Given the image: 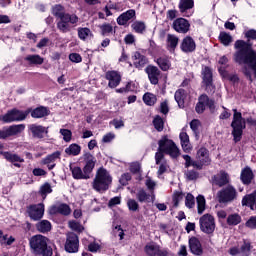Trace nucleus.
<instances>
[{"instance_id": "ddd939ff", "label": "nucleus", "mask_w": 256, "mask_h": 256, "mask_svg": "<svg viewBox=\"0 0 256 256\" xmlns=\"http://www.w3.org/2000/svg\"><path fill=\"white\" fill-rule=\"evenodd\" d=\"M25 131V124H13L11 126H4L0 129V140L9 139V137H15Z\"/></svg>"}, {"instance_id": "0e129e2a", "label": "nucleus", "mask_w": 256, "mask_h": 256, "mask_svg": "<svg viewBox=\"0 0 256 256\" xmlns=\"http://www.w3.org/2000/svg\"><path fill=\"white\" fill-rule=\"evenodd\" d=\"M225 79H228L230 83H239V76L237 74H229V72H225Z\"/></svg>"}, {"instance_id": "cd10ccee", "label": "nucleus", "mask_w": 256, "mask_h": 256, "mask_svg": "<svg viewBox=\"0 0 256 256\" xmlns=\"http://www.w3.org/2000/svg\"><path fill=\"white\" fill-rule=\"evenodd\" d=\"M132 61H133L134 67L140 70L143 69V67H145L147 63H149V59L147 58V56L141 54V52L139 51H136L133 53Z\"/></svg>"}, {"instance_id": "603ef678", "label": "nucleus", "mask_w": 256, "mask_h": 256, "mask_svg": "<svg viewBox=\"0 0 256 256\" xmlns=\"http://www.w3.org/2000/svg\"><path fill=\"white\" fill-rule=\"evenodd\" d=\"M253 249V246L251 245V242H247L244 240L243 245L240 247V253L242 256H250L251 250Z\"/></svg>"}, {"instance_id": "5701e85b", "label": "nucleus", "mask_w": 256, "mask_h": 256, "mask_svg": "<svg viewBox=\"0 0 256 256\" xmlns=\"http://www.w3.org/2000/svg\"><path fill=\"white\" fill-rule=\"evenodd\" d=\"M49 212L50 215H64V217H67L71 215V207L68 204L61 203L58 206H51Z\"/></svg>"}, {"instance_id": "bb28decb", "label": "nucleus", "mask_w": 256, "mask_h": 256, "mask_svg": "<svg viewBox=\"0 0 256 256\" xmlns=\"http://www.w3.org/2000/svg\"><path fill=\"white\" fill-rule=\"evenodd\" d=\"M243 65H246L242 68L243 75L247 78V80L250 83H253V75H254V79H256V60L246 62ZM249 69L253 71V75L251 74V71Z\"/></svg>"}, {"instance_id": "a878e982", "label": "nucleus", "mask_w": 256, "mask_h": 256, "mask_svg": "<svg viewBox=\"0 0 256 256\" xmlns=\"http://www.w3.org/2000/svg\"><path fill=\"white\" fill-rule=\"evenodd\" d=\"M137 17V13L135 12V9H129L126 12H123L120 14L116 21L118 25L125 27L131 21V19H135Z\"/></svg>"}, {"instance_id": "473e14b6", "label": "nucleus", "mask_w": 256, "mask_h": 256, "mask_svg": "<svg viewBox=\"0 0 256 256\" xmlns=\"http://www.w3.org/2000/svg\"><path fill=\"white\" fill-rule=\"evenodd\" d=\"M24 61H27L29 65H43L45 59L39 54H31L24 58Z\"/></svg>"}, {"instance_id": "39448f33", "label": "nucleus", "mask_w": 256, "mask_h": 256, "mask_svg": "<svg viewBox=\"0 0 256 256\" xmlns=\"http://www.w3.org/2000/svg\"><path fill=\"white\" fill-rule=\"evenodd\" d=\"M112 183L113 177L109 171L104 167H100L96 172L95 178L92 182V187L93 190L98 193H105V191H109V187H111Z\"/></svg>"}, {"instance_id": "4d7b16f0", "label": "nucleus", "mask_w": 256, "mask_h": 256, "mask_svg": "<svg viewBox=\"0 0 256 256\" xmlns=\"http://www.w3.org/2000/svg\"><path fill=\"white\" fill-rule=\"evenodd\" d=\"M185 176L188 181H197L199 178V172L195 169L187 170L185 172Z\"/></svg>"}, {"instance_id": "6ab92c4d", "label": "nucleus", "mask_w": 256, "mask_h": 256, "mask_svg": "<svg viewBox=\"0 0 256 256\" xmlns=\"http://www.w3.org/2000/svg\"><path fill=\"white\" fill-rule=\"evenodd\" d=\"M144 251L149 256H169V249H161V246L155 244H147Z\"/></svg>"}, {"instance_id": "338daca9", "label": "nucleus", "mask_w": 256, "mask_h": 256, "mask_svg": "<svg viewBox=\"0 0 256 256\" xmlns=\"http://www.w3.org/2000/svg\"><path fill=\"white\" fill-rule=\"evenodd\" d=\"M69 59L72 61V63H81V61H83V58L79 53H71L69 55Z\"/></svg>"}, {"instance_id": "3c124183", "label": "nucleus", "mask_w": 256, "mask_h": 256, "mask_svg": "<svg viewBox=\"0 0 256 256\" xmlns=\"http://www.w3.org/2000/svg\"><path fill=\"white\" fill-rule=\"evenodd\" d=\"M102 37H107L113 33V26L109 23H104L99 26Z\"/></svg>"}, {"instance_id": "37998d69", "label": "nucleus", "mask_w": 256, "mask_h": 256, "mask_svg": "<svg viewBox=\"0 0 256 256\" xmlns=\"http://www.w3.org/2000/svg\"><path fill=\"white\" fill-rule=\"evenodd\" d=\"M142 99H143L145 105H147L148 107H153V105H155V103H157V96L150 92H146L143 95Z\"/></svg>"}, {"instance_id": "f257e3e1", "label": "nucleus", "mask_w": 256, "mask_h": 256, "mask_svg": "<svg viewBox=\"0 0 256 256\" xmlns=\"http://www.w3.org/2000/svg\"><path fill=\"white\" fill-rule=\"evenodd\" d=\"M245 40H236L234 43L233 61L237 65H243L251 61H256V51L253 49V42L256 41V30L250 29L244 33Z\"/></svg>"}, {"instance_id": "412c9836", "label": "nucleus", "mask_w": 256, "mask_h": 256, "mask_svg": "<svg viewBox=\"0 0 256 256\" xmlns=\"http://www.w3.org/2000/svg\"><path fill=\"white\" fill-rule=\"evenodd\" d=\"M145 73L148 75V79L151 85H159V77H161V70L157 66L148 65L145 68Z\"/></svg>"}, {"instance_id": "72a5a7b5", "label": "nucleus", "mask_w": 256, "mask_h": 256, "mask_svg": "<svg viewBox=\"0 0 256 256\" xmlns=\"http://www.w3.org/2000/svg\"><path fill=\"white\" fill-rule=\"evenodd\" d=\"M65 153L71 157H77V155H81V145L72 143L65 149Z\"/></svg>"}, {"instance_id": "864d4df0", "label": "nucleus", "mask_w": 256, "mask_h": 256, "mask_svg": "<svg viewBox=\"0 0 256 256\" xmlns=\"http://www.w3.org/2000/svg\"><path fill=\"white\" fill-rule=\"evenodd\" d=\"M184 196L183 192L175 191L172 195L173 207H179V203L183 201Z\"/></svg>"}, {"instance_id": "bf43d9fd", "label": "nucleus", "mask_w": 256, "mask_h": 256, "mask_svg": "<svg viewBox=\"0 0 256 256\" xmlns=\"http://www.w3.org/2000/svg\"><path fill=\"white\" fill-rule=\"evenodd\" d=\"M185 206L187 209H193L195 207V196L193 194L188 193L185 197Z\"/></svg>"}, {"instance_id": "9d476101", "label": "nucleus", "mask_w": 256, "mask_h": 256, "mask_svg": "<svg viewBox=\"0 0 256 256\" xmlns=\"http://www.w3.org/2000/svg\"><path fill=\"white\" fill-rule=\"evenodd\" d=\"M206 107H208L210 113H215V100L209 98V96L204 93L198 97L195 111L198 113V115H203V113H205Z\"/></svg>"}, {"instance_id": "f3484780", "label": "nucleus", "mask_w": 256, "mask_h": 256, "mask_svg": "<svg viewBox=\"0 0 256 256\" xmlns=\"http://www.w3.org/2000/svg\"><path fill=\"white\" fill-rule=\"evenodd\" d=\"M28 129L30 133H32L33 139H45V137H49V127L38 124H30Z\"/></svg>"}, {"instance_id": "ea45409f", "label": "nucleus", "mask_w": 256, "mask_h": 256, "mask_svg": "<svg viewBox=\"0 0 256 256\" xmlns=\"http://www.w3.org/2000/svg\"><path fill=\"white\" fill-rule=\"evenodd\" d=\"M136 199L139 203H151V194H148L145 189H140L136 194Z\"/></svg>"}, {"instance_id": "7c9ffc66", "label": "nucleus", "mask_w": 256, "mask_h": 256, "mask_svg": "<svg viewBox=\"0 0 256 256\" xmlns=\"http://www.w3.org/2000/svg\"><path fill=\"white\" fill-rule=\"evenodd\" d=\"M161 71H169L171 69V60L167 56H161L155 60Z\"/></svg>"}, {"instance_id": "4468645a", "label": "nucleus", "mask_w": 256, "mask_h": 256, "mask_svg": "<svg viewBox=\"0 0 256 256\" xmlns=\"http://www.w3.org/2000/svg\"><path fill=\"white\" fill-rule=\"evenodd\" d=\"M200 231L206 235H213L215 233V217L211 214H204L199 219Z\"/></svg>"}, {"instance_id": "b1692460", "label": "nucleus", "mask_w": 256, "mask_h": 256, "mask_svg": "<svg viewBox=\"0 0 256 256\" xmlns=\"http://www.w3.org/2000/svg\"><path fill=\"white\" fill-rule=\"evenodd\" d=\"M253 179H255V174L253 173V170L251 167L246 166L241 170L240 173V181L242 185L249 186L251 183H253Z\"/></svg>"}, {"instance_id": "2eb2a0df", "label": "nucleus", "mask_w": 256, "mask_h": 256, "mask_svg": "<svg viewBox=\"0 0 256 256\" xmlns=\"http://www.w3.org/2000/svg\"><path fill=\"white\" fill-rule=\"evenodd\" d=\"M26 211L32 221H41L43 215H45V204H31L27 207Z\"/></svg>"}, {"instance_id": "13d9d810", "label": "nucleus", "mask_w": 256, "mask_h": 256, "mask_svg": "<svg viewBox=\"0 0 256 256\" xmlns=\"http://www.w3.org/2000/svg\"><path fill=\"white\" fill-rule=\"evenodd\" d=\"M60 134L63 136V141H65V143H69L71 139H73V132L69 129H60Z\"/></svg>"}, {"instance_id": "6e6d98bb", "label": "nucleus", "mask_w": 256, "mask_h": 256, "mask_svg": "<svg viewBox=\"0 0 256 256\" xmlns=\"http://www.w3.org/2000/svg\"><path fill=\"white\" fill-rule=\"evenodd\" d=\"M127 207L132 213H137L139 211V202L135 199H128Z\"/></svg>"}, {"instance_id": "f03ea898", "label": "nucleus", "mask_w": 256, "mask_h": 256, "mask_svg": "<svg viewBox=\"0 0 256 256\" xmlns=\"http://www.w3.org/2000/svg\"><path fill=\"white\" fill-rule=\"evenodd\" d=\"M185 161V168L189 169V167H193L196 171H202L203 167H209L211 165V155L209 153V149L202 146L197 152L195 159L191 158L189 155L185 154L182 156Z\"/></svg>"}, {"instance_id": "a18cd8bd", "label": "nucleus", "mask_w": 256, "mask_h": 256, "mask_svg": "<svg viewBox=\"0 0 256 256\" xmlns=\"http://www.w3.org/2000/svg\"><path fill=\"white\" fill-rule=\"evenodd\" d=\"M154 129L161 133L165 129V121L161 118L160 115H156L152 121Z\"/></svg>"}, {"instance_id": "c03bdc74", "label": "nucleus", "mask_w": 256, "mask_h": 256, "mask_svg": "<svg viewBox=\"0 0 256 256\" xmlns=\"http://www.w3.org/2000/svg\"><path fill=\"white\" fill-rule=\"evenodd\" d=\"M185 95H186L185 89L180 88L176 90L174 94V99L176 103L179 105V107H181V105H185Z\"/></svg>"}, {"instance_id": "2f4dec72", "label": "nucleus", "mask_w": 256, "mask_h": 256, "mask_svg": "<svg viewBox=\"0 0 256 256\" xmlns=\"http://www.w3.org/2000/svg\"><path fill=\"white\" fill-rule=\"evenodd\" d=\"M218 41L224 47H229V45L233 43V36H231V34L226 31H221L218 36Z\"/></svg>"}, {"instance_id": "c9c22d12", "label": "nucleus", "mask_w": 256, "mask_h": 256, "mask_svg": "<svg viewBox=\"0 0 256 256\" xmlns=\"http://www.w3.org/2000/svg\"><path fill=\"white\" fill-rule=\"evenodd\" d=\"M4 159L9 163H25V159L21 158L18 154H13L11 152L2 153Z\"/></svg>"}, {"instance_id": "49530a36", "label": "nucleus", "mask_w": 256, "mask_h": 256, "mask_svg": "<svg viewBox=\"0 0 256 256\" xmlns=\"http://www.w3.org/2000/svg\"><path fill=\"white\" fill-rule=\"evenodd\" d=\"M196 203H197L198 215H203V213L205 212V207L207 203L205 200V196L198 195L196 197Z\"/></svg>"}, {"instance_id": "f704fd0d", "label": "nucleus", "mask_w": 256, "mask_h": 256, "mask_svg": "<svg viewBox=\"0 0 256 256\" xmlns=\"http://www.w3.org/2000/svg\"><path fill=\"white\" fill-rule=\"evenodd\" d=\"M195 7V1L194 0H180L178 9L180 10V13H186L189 11V9H193Z\"/></svg>"}, {"instance_id": "e2e57ef3", "label": "nucleus", "mask_w": 256, "mask_h": 256, "mask_svg": "<svg viewBox=\"0 0 256 256\" xmlns=\"http://www.w3.org/2000/svg\"><path fill=\"white\" fill-rule=\"evenodd\" d=\"M245 227L248 229L255 230L256 229V216H251L246 222Z\"/></svg>"}, {"instance_id": "774afa93", "label": "nucleus", "mask_w": 256, "mask_h": 256, "mask_svg": "<svg viewBox=\"0 0 256 256\" xmlns=\"http://www.w3.org/2000/svg\"><path fill=\"white\" fill-rule=\"evenodd\" d=\"M113 139H115V135L113 133L109 132L103 136L102 143H111V141H113Z\"/></svg>"}, {"instance_id": "aec40b11", "label": "nucleus", "mask_w": 256, "mask_h": 256, "mask_svg": "<svg viewBox=\"0 0 256 256\" xmlns=\"http://www.w3.org/2000/svg\"><path fill=\"white\" fill-rule=\"evenodd\" d=\"M105 79L108 81V87L115 89L121 84V74L115 70H109L105 73Z\"/></svg>"}, {"instance_id": "c756f323", "label": "nucleus", "mask_w": 256, "mask_h": 256, "mask_svg": "<svg viewBox=\"0 0 256 256\" xmlns=\"http://www.w3.org/2000/svg\"><path fill=\"white\" fill-rule=\"evenodd\" d=\"M242 207H249L251 211L256 210V190L253 191L251 194H246L242 198Z\"/></svg>"}, {"instance_id": "20e7f679", "label": "nucleus", "mask_w": 256, "mask_h": 256, "mask_svg": "<svg viewBox=\"0 0 256 256\" xmlns=\"http://www.w3.org/2000/svg\"><path fill=\"white\" fill-rule=\"evenodd\" d=\"M49 238L36 234L29 239V247L35 256H53V248L47 243Z\"/></svg>"}, {"instance_id": "7ed1b4c3", "label": "nucleus", "mask_w": 256, "mask_h": 256, "mask_svg": "<svg viewBox=\"0 0 256 256\" xmlns=\"http://www.w3.org/2000/svg\"><path fill=\"white\" fill-rule=\"evenodd\" d=\"M95 163L97 160L95 156L91 153L84 154V167L81 169L79 166H70V171L72 173L73 179L76 180H87L93 174V169H95Z\"/></svg>"}, {"instance_id": "680f3d73", "label": "nucleus", "mask_w": 256, "mask_h": 256, "mask_svg": "<svg viewBox=\"0 0 256 256\" xmlns=\"http://www.w3.org/2000/svg\"><path fill=\"white\" fill-rule=\"evenodd\" d=\"M69 227L72 231H76L77 233H82L84 229L83 226L75 220L69 222Z\"/></svg>"}, {"instance_id": "09e8293b", "label": "nucleus", "mask_w": 256, "mask_h": 256, "mask_svg": "<svg viewBox=\"0 0 256 256\" xmlns=\"http://www.w3.org/2000/svg\"><path fill=\"white\" fill-rule=\"evenodd\" d=\"M167 43H168V47L173 51H175V49H177V45H179V38L173 34H168Z\"/></svg>"}, {"instance_id": "69168bd1", "label": "nucleus", "mask_w": 256, "mask_h": 256, "mask_svg": "<svg viewBox=\"0 0 256 256\" xmlns=\"http://www.w3.org/2000/svg\"><path fill=\"white\" fill-rule=\"evenodd\" d=\"M130 171L133 173V175H137V173H140L141 171V164L139 162H134L130 165Z\"/></svg>"}, {"instance_id": "4c0bfd02", "label": "nucleus", "mask_w": 256, "mask_h": 256, "mask_svg": "<svg viewBox=\"0 0 256 256\" xmlns=\"http://www.w3.org/2000/svg\"><path fill=\"white\" fill-rule=\"evenodd\" d=\"M214 182L218 187H225L229 183V174L221 172L219 177H215Z\"/></svg>"}, {"instance_id": "9b49d317", "label": "nucleus", "mask_w": 256, "mask_h": 256, "mask_svg": "<svg viewBox=\"0 0 256 256\" xmlns=\"http://www.w3.org/2000/svg\"><path fill=\"white\" fill-rule=\"evenodd\" d=\"M218 203L227 205V203H233L237 199V189L228 185L217 192Z\"/></svg>"}, {"instance_id": "79ce46f5", "label": "nucleus", "mask_w": 256, "mask_h": 256, "mask_svg": "<svg viewBox=\"0 0 256 256\" xmlns=\"http://www.w3.org/2000/svg\"><path fill=\"white\" fill-rule=\"evenodd\" d=\"M131 28L133 29V31H135V33H138L140 35H143L145 31H147V25L143 21L133 22Z\"/></svg>"}, {"instance_id": "a19ab883", "label": "nucleus", "mask_w": 256, "mask_h": 256, "mask_svg": "<svg viewBox=\"0 0 256 256\" xmlns=\"http://www.w3.org/2000/svg\"><path fill=\"white\" fill-rule=\"evenodd\" d=\"M241 221H242L241 215H239L238 213H234V214L228 215L226 223L230 227H235V226L239 225V223H241Z\"/></svg>"}, {"instance_id": "393cba45", "label": "nucleus", "mask_w": 256, "mask_h": 256, "mask_svg": "<svg viewBox=\"0 0 256 256\" xmlns=\"http://www.w3.org/2000/svg\"><path fill=\"white\" fill-rule=\"evenodd\" d=\"M180 49L183 53H193L197 49V44L193 40V37L186 36L181 42Z\"/></svg>"}, {"instance_id": "f8f14e48", "label": "nucleus", "mask_w": 256, "mask_h": 256, "mask_svg": "<svg viewBox=\"0 0 256 256\" xmlns=\"http://www.w3.org/2000/svg\"><path fill=\"white\" fill-rule=\"evenodd\" d=\"M70 25H77L79 23V16L76 14L64 13L62 19L57 23V29L61 31V33H69L71 31Z\"/></svg>"}, {"instance_id": "8fccbe9b", "label": "nucleus", "mask_w": 256, "mask_h": 256, "mask_svg": "<svg viewBox=\"0 0 256 256\" xmlns=\"http://www.w3.org/2000/svg\"><path fill=\"white\" fill-rule=\"evenodd\" d=\"M65 7L61 4H56L52 7V14L54 17H58V19H62V17L65 15Z\"/></svg>"}, {"instance_id": "5fc2aeb1", "label": "nucleus", "mask_w": 256, "mask_h": 256, "mask_svg": "<svg viewBox=\"0 0 256 256\" xmlns=\"http://www.w3.org/2000/svg\"><path fill=\"white\" fill-rule=\"evenodd\" d=\"M90 35L91 29H89L88 27L78 28V37L79 39H81V41H86L87 37H89Z\"/></svg>"}, {"instance_id": "a211bd4d", "label": "nucleus", "mask_w": 256, "mask_h": 256, "mask_svg": "<svg viewBox=\"0 0 256 256\" xmlns=\"http://www.w3.org/2000/svg\"><path fill=\"white\" fill-rule=\"evenodd\" d=\"M172 28L176 33H182L185 35L186 33H189L191 23H189V20L180 17L173 21Z\"/></svg>"}, {"instance_id": "6e6552de", "label": "nucleus", "mask_w": 256, "mask_h": 256, "mask_svg": "<svg viewBox=\"0 0 256 256\" xmlns=\"http://www.w3.org/2000/svg\"><path fill=\"white\" fill-rule=\"evenodd\" d=\"M202 75V86L204 87L208 95H215L217 87L213 82V70L209 66H203L201 70Z\"/></svg>"}, {"instance_id": "58836bf2", "label": "nucleus", "mask_w": 256, "mask_h": 256, "mask_svg": "<svg viewBox=\"0 0 256 256\" xmlns=\"http://www.w3.org/2000/svg\"><path fill=\"white\" fill-rule=\"evenodd\" d=\"M57 159H61V151H55L52 154L47 155L43 160H42V165H49L51 163H55Z\"/></svg>"}, {"instance_id": "4be33fe9", "label": "nucleus", "mask_w": 256, "mask_h": 256, "mask_svg": "<svg viewBox=\"0 0 256 256\" xmlns=\"http://www.w3.org/2000/svg\"><path fill=\"white\" fill-rule=\"evenodd\" d=\"M188 245L192 255L201 256L203 255V245L199 238L192 236L188 240Z\"/></svg>"}, {"instance_id": "052dcab7", "label": "nucleus", "mask_w": 256, "mask_h": 256, "mask_svg": "<svg viewBox=\"0 0 256 256\" xmlns=\"http://www.w3.org/2000/svg\"><path fill=\"white\" fill-rule=\"evenodd\" d=\"M131 179H132L131 173L126 172L121 175V177L119 179V183L123 187H127V185H129V181H131Z\"/></svg>"}, {"instance_id": "1a4fd4ad", "label": "nucleus", "mask_w": 256, "mask_h": 256, "mask_svg": "<svg viewBox=\"0 0 256 256\" xmlns=\"http://www.w3.org/2000/svg\"><path fill=\"white\" fill-rule=\"evenodd\" d=\"M31 113V110H19L17 108L8 110L6 114L0 116V121L3 123H15L19 121H25L27 115Z\"/></svg>"}, {"instance_id": "de8ad7c7", "label": "nucleus", "mask_w": 256, "mask_h": 256, "mask_svg": "<svg viewBox=\"0 0 256 256\" xmlns=\"http://www.w3.org/2000/svg\"><path fill=\"white\" fill-rule=\"evenodd\" d=\"M53 193V188H51V184L49 182L44 183L39 190V195L42 199H47V195Z\"/></svg>"}, {"instance_id": "c85d7f7f", "label": "nucleus", "mask_w": 256, "mask_h": 256, "mask_svg": "<svg viewBox=\"0 0 256 256\" xmlns=\"http://www.w3.org/2000/svg\"><path fill=\"white\" fill-rule=\"evenodd\" d=\"M29 110L31 113V117L33 119H43V117H47L51 114V111L49 110V108L45 106H39V107H36L35 109L29 108L27 111Z\"/></svg>"}, {"instance_id": "e433bc0d", "label": "nucleus", "mask_w": 256, "mask_h": 256, "mask_svg": "<svg viewBox=\"0 0 256 256\" xmlns=\"http://www.w3.org/2000/svg\"><path fill=\"white\" fill-rule=\"evenodd\" d=\"M51 222L49 220H41L36 224V229L39 233H49L51 231Z\"/></svg>"}, {"instance_id": "dca6fc26", "label": "nucleus", "mask_w": 256, "mask_h": 256, "mask_svg": "<svg viewBox=\"0 0 256 256\" xmlns=\"http://www.w3.org/2000/svg\"><path fill=\"white\" fill-rule=\"evenodd\" d=\"M64 249L66 253H79V236L74 232L68 233Z\"/></svg>"}, {"instance_id": "423d86ee", "label": "nucleus", "mask_w": 256, "mask_h": 256, "mask_svg": "<svg viewBox=\"0 0 256 256\" xmlns=\"http://www.w3.org/2000/svg\"><path fill=\"white\" fill-rule=\"evenodd\" d=\"M233 120L231 122L230 127L232 128V137L234 143H239L241 139H243V131L247 127V122L245 118H243V114L237 111V109H233Z\"/></svg>"}, {"instance_id": "0eeeda50", "label": "nucleus", "mask_w": 256, "mask_h": 256, "mask_svg": "<svg viewBox=\"0 0 256 256\" xmlns=\"http://www.w3.org/2000/svg\"><path fill=\"white\" fill-rule=\"evenodd\" d=\"M158 151H164L165 155H169L172 159H177L181 155L177 144L167 135L162 136L158 141Z\"/></svg>"}]
</instances>
